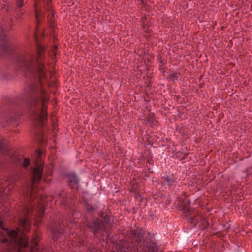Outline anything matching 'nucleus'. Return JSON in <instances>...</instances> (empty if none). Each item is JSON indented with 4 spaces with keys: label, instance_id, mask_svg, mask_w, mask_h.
I'll list each match as a JSON object with an SVG mask.
<instances>
[{
    "label": "nucleus",
    "instance_id": "obj_1",
    "mask_svg": "<svg viewBox=\"0 0 252 252\" xmlns=\"http://www.w3.org/2000/svg\"><path fill=\"white\" fill-rule=\"evenodd\" d=\"M31 95L27 104L30 110L32 119L43 126L47 120V108L45 105L46 99L40 101L36 95L44 93L41 87L35 84H32L29 87Z\"/></svg>",
    "mask_w": 252,
    "mask_h": 252
},
{
    "label": "nucleus",
    "instance_id": "obj_2",
    "mask_svg": "<svg viewBox=\"0 0 252 252\" xmlns=\"http://www.w3.org/2000/svg\"><path fill=\"white\" fill-rule=\"evenodd\" d=\"M41 51L39 49L37 56L27 55L21 58L19 62L21 70L29 72L36 73L39 79L40 83H42L43 77L46 72V69L43 63V59L41 56Z\"/></svg>",
    "mask_w": 252,
    "mask_h": 252
},
{
    "label": "nucleus",
    "instance_id": "obj_3",
    "mask_svg": "<svg viewBox=\"0 0 252 252\" xmlns=\"http://www.w3.org/2000/svg\"><path fill=\"white\" fill-rule=\"evenodd\" d=\"M36 160L35 161V168L32 170V181L33 183L36 184L40 181L42 177L43 162L41 159L42 153L40 149H37L35 152Z\"/></svg>",
    "mask_w": 252,
    "mask_h": 252
},
{
    "label": "nucleus",
    "instance_id": "obj_4",
    "mask_svg": "<svg viewBox=\"0 0 252 252\" xmlns=\"http://www.w3.org/2000/svg\"><path fill=\"white\" fill-rule=\"evenodd\" d=\"M110 224L109 220L107 218H104L103 220H97L94 221L92 225L90 226L94 233H100L103 236L105 234L107 237L109 236V231L106 229V225Z\"/></svg>",
    "mask_w": 252,
    "mask_h": 252
},
{
    "label": "nucleus",
    "instance_id": "obj_5",
    "mask_svg": "<svg viewBox=\"0 0 252 252\" xmlns=\"http://www.w3.org/2000/svg\"><path fill=\"white\" fill-rule=\"evenodd\" d=\"M64 223L61 224L60 223H55L51 228L52 232V237L54 240L59 239L60 236L63 233L62 229L64 225Z\"/></svg>",
    "mask_w": 252,
    "mask_h": 252
},
{
    "label": "nucleus",
    "instance_id": "obj_6",
    "mask_svg": "<svg viewBox=\"0 0 252 252\" xmlns=\"http://www.w3.org/2000/svg\"><path fill=\"white\" fill-rule=\"evenodd\" d=\"M18 177L7 180H3L0 179V193L6 192L7 190L9 191L10 187L8 188L10 184H13L14 182H17Z\"/></svg>",
    "mask_w": 252,
    "mask_h": 252
},
{
    "label": "nucleus",
    "instance_id": "obj_7",
    "mask_svg": "<svg viewBox=\"0 0 252 252\" xmlns=\"http://www.w3.org/2000/svg\"><path fill=\"white\" fill-rule=\"evenodd\" d=\"M66 196V194L64 191H61L60 192L55 193L53 196V199L55 201H59L60 203H63L64 199Z\"/></svg>",
    "mask_w": 252,
    "mask_h": 252
},
{
    "label": "nucleus",
    "instance_id": "obj_8",
    "mask_svg": "<svg viewBox=\"0 0 252 252\" xmlns=\"http://www.w3.org/2000/svg\"><path fill=\"white\" fill-rule=\"evenodd\" d=\"M68 182H69L71 187L74 189H77L78 188V180L76 176L73 175L70 176L68 179Z\"/></svg>",
    "mask_w": 252,
    "mask_h": 252
},
{
    "label": "nucleus",
    "instance_id": "obj_9",
    "mask_svg": "<svg viewBox=\"0 0 252 252\" xmlns=\"http://www.w3.org/2000/svg\"><path fill=\"white\" fill-rule=\"evenodd\" d=\"M23 0H16V10L17 12L20 13L21 14H23V12H22V10L20 8L23 6Z\"/></svg>",
    "mask_w": 252,
    "mask_h": 252
},
{
    "label": "nucleus",
    "instance_id": "obj_10",
    "mask_svg": "<svg viewBox=\"0 0 252 252\" xmlns=\"http://www.w3.org/2000/svg\"><path fill=\"white\" fill-rule=\"evenodd\" d=\"M131 235H132L134 237H142L143 235V232L141 229H137L132 230L131 231Z\"/></svg>",
    "mask_w": 252,
    "mask_h": 252
},
{
    "label": "nucleus",
    "instance_id": "obj_11",
    "mask_svg": "<svg viewBox=\"0 0 252 252\" xmlns=\"http://www.w3.org/2000/svg\"><path fill=\"white\" fill-rule=\"evenodd\" d=\"M35 11H36V20L37 21V22H38V16H39V14H38V8L39 7H40V0H35Z\"/></svg>",
    "mask_w": 252,
    "mask_h": 252
},
{
    "label": "nucleus",
    "instance_id": "obj_12",
    "mask_svg": "<svg viewBox=\"0 0 252 252\" xmlns=\"http://www.w3.org/2000/svg\"><path fill=\"white\" fill-rule=\"evenodd\" d=\"M165 183L168 185L171 184L173 183L172 180L169 176L166 177L164 180Z\"/></svg>",
    "mask_w": 252,
    "mask_h": 252
},
{
    "label": "nucleus",
    "instance_id": "obj_13",
    "mask_svg": "<svg viewBox=\"0 0 252 252\" xmlns=\"http://www.w3.org/2000/svg\"><path fill=\"white\" fill-rule=\"evenodd\" d=\"M29 164L30 162L29 159L28 158H25L23 162V166L24 167H27L29 165Z\"/></svg>",
    "mask_w": 252,
    "mask_h": 252
},
{
    "label": "nucleus",
    "instance_id": "obj_14",
    "mask_svg": "<svg viewBox=\"0 0 252 252\" xmlns=\"http://www.w3.org/2000/svg\"><path fill=\"white\" fill-rule=\"evenodd\" d=\"M43 4H44V5H45V0H43ZM46 6L47 7H45L47 10H50V7L49 6V4H50V0H47V1L46 2Z\"/></svg>",
    "mask_w": 252,
    "mask_h": 252
},
{
    "label": "nucleus",
    "instance_id": "obj_15",
    "mask_svg": "<svg viewBox=\"0 0 252 252\" xmlns=\"http://www.w3.org/2000/svg\"><path fill=\"white\" fill-rule=\"evenodd\" d=\"M4 148V145L2 142L0 141V150H2Z\"/></svg>",
    "mask_w": 252,
    "mask_h": 252
},
{
    "label": "nucleus",
    "instance_id": "obj_16",
    "mask_svg": "<svg viewBox=\"0 0 252 252\" xmlns=\"http://www.w3.org/2000/svg\"><path fill=\"white\" fill-rule=\"evenodd\" d=\"M183 210H186L187 209L188 212L189 211V209L186 207H184L183 208Z\"/></svg>",
    "mask_w": 252,
    "mask_h": 252
},
{
    "label": "nucleus",
    "instance_id": "obj_17",
    "mask_svg": "<svg viewBox=\"0 0 252 252\" xmlns=\"http://www.w3.org/2000/svg\"><path fill=\"white\" fill-rule=\"evenodd\" d=\"M185 201H186V202H187V201H188V202H189V200H186Z\"/></svg>",
    "mask_w": 252,
    "mask_h": 252
}]
</instances>
